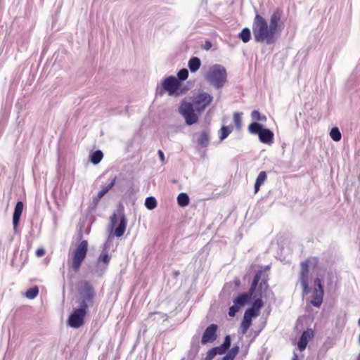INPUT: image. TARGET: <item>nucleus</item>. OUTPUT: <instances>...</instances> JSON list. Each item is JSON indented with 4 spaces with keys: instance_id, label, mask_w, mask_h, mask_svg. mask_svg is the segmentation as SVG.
I'll return each mask as SVG.
<instances>
[{
    "instance_id": "obj_1",
    "label": "nucleus",
    "mask_w": 360,
    "mask_h": 360,
    "mask_svg": "<svg viewBox=\"0 0 360 360\" xmlns=\"http://www.w3.org/2000/svg\"><path fill=\"white\" fill-rule=\"evenodd\" d=\"M283 11L276 8L270 16L269 24L259 14H257L252 22V30L255 42L271 45L276 41V34L280 32L283 26L282 17Z\"/></svg>"
},
{
    "instance_id": "obj_2",
    "label": "nucleus",
    "mask_w": 360,
    "mask_h": 360,
    "mask_svg": "<svg viewBox=\"0 0 360 360\" xmlns=\"http://www.w3.org/2000/svg\"><path fill=\"white\" fill-rule=\"evenodd\" d=\"M96 295L94 288L89 281H82L78 283L76 302L79 308L87 311L89 307H93Z\"/></svg>"
},
{
    "instance_id": "obj_3",
    "label": "nucleus",
    "mask_w": 360,
    "mask_h": 360,
    "mask_svg": "<svg viewBox=\"0 0 360 360\" xmlns=\"http://www.w3.org/2000/svg\"><path fill=\"white\" fill-rule=\"evenodd\" d=\"M207 82L216 89H221L227 82V72L220 64L211 65L204 75Z\"/></svg>"
},
{
    "instance_id": "obj_4",
    "label": "nucleus",
    "mask_w": 360,
    "mask_h": 360,
    "mask_svg": "<svg viewBox=\"0 0 360 360\" xmlns=\"http://www.w3.org/2000/svg\"><path fill=\"white\" fill-rule=\"evenodd\" d=\"M319 263V259L316 257H311L302 261L300 263V272L298 276L297 283L301 285L302 289V295H307L311 291L309 287L310 278V269H315Z\"/></svg>"
},
{
    "instance_id": "obj_5",
    "label": "nucleus",
    "mask_w": 360,
    "mask_h": 360,
    "mask_svg": "<svg viewBox=\"0 0 360 360\" xmlns=\"http://www.w3.org/2000/svg\"><path fill=\"white\" fill-rule=\"evenodd\" d=\"M263 271L258 270L253 278L249 291L247 292L240 293L234 300L233 303L240 307L248 303L252 297H261V293L255 292V289L258 286V283L261 280Z\"/></svg>"
},
{
    "instance_id": "obj_6",
    "label": "nucleus",
    "mask_w": 360,
    "mask_h": 360,
    "mask_svg": "<svg viewBox=\"0 0 360 360\" xmlns=\"http://www.w3.org/2000/svg\"><path fill=\"white\" fill-rule=\"evenodd\" d=\"M180 87L179 80L174 76H169L165 77L160 84L157 85L155 94L156 96H162L165 93H167L171 96H179L180 93L179 91Z\"/></svg>"
},
{
    "instance_id": "obj_7",
    "label": "nucleus",
    "mask_w": 360,
    "mask_h": 360,
    "mask_svg": "<svg viewBox=\"0 0 360 360\" xmlns=\"http://www.w3.org/2000/svg\"><path fill=\"white\" fill-rule=\"evenodd\" d=\"M88 251V242L84 240L76 248L72 257V268L78 271L84 260Z\"/></svg>"
},
{
    "instance_id": "obj_8",
    "label": "nucleus",
    "mask_w": 360,
    "mask_h": 360,
    "mask_svg": "<svg viewBox=\"0 0 360 360\" xmlns=\"http://www.w3.org/2000/svg\"><path fill=\"white\" fill-rule=\"evenodd\" d=\"M179 112L188 125H192L198 120V116L195 113L193 105L190 102L183 103L179 108Z\"/></svg>"
},
{
    "instance_id": "obj_9",
    "label": "nucleus",
    "mask_w": 360,
    "mask_h": 360,
    "mask_svg": "<svg viewBox=\"0 0 360 360\" xmlns=\"http://www.w3.org/2000/svg\"><path fill=\"white\" fill-rule=\"evenodd\" d=\"M87 314V311L82 308H76L69 316L68 323L73 328L81 327L84 323V318Z\"/></svg>"
},
{
    "instance_id": "obj_10",
    "label": "nucleus",
    "mask_w": 360,
    "mask_h": 360,
    "mask_svg": "<svg viewBox=\"0 0 360 360\" xmlns=\"http://www.w3.org/2000/svg\"><path fill=\"white\" fill-rule=\"evenodd\" d=\"M213 101V96L207 92L199 93L194 99V104L198 112L203 111Z\"/></svg>"
},
{
    "instance_id": "obj_11",
    "label": "nucleus",
    "mask_w": 360,
    "mask_h": 360,
    "mask_svg": "<svg viewBox=\"0 0 360 360\" xmlns=\"http://www.w3.org/2000/svg\"><path fill=\"white\" fill-rule=\"evenodd\" d=\"M217 329L218 326L214 323H212L209 326H207L202 336L201 344L206 345L208 342H213L214 341H215L217 338Z\"/></svg>"
},
{
    "instance_id": "obj_12",
    "label": "nucleus",
    "mask_w": 360,
    "mask_h": 360,
    "mask_svg": "<svg viewBox=\"0 0 360 360\" xmlns=\"http://www.w3.org/2000/svg\"><path fill=\"white\" fill-rule=\"evenodd\" d=\"M120 221L115 230V236L117 238L122 236L127 227V219L122 211L119 212Z\"/></svg>"
},
{
    "instance_id": "obj_13",
    "label": "nucleus",
    "mask_w": 360,
    "mask_h": 360,
    "mask_svg": "<svg viewBox=\"0 0 360 360\" xmlns=\"http://www.w3.org/2000/svg\"><path fill=\"white\" fill-rule=\"evenodd\" d=\"M23 207L24 205L22 201H18L17 203L15 204L14 212L13 214V225L14 229H15L19 224Z\"/></svg>"
},
{
    "instance_id": "obj_14",
    "label": "nucleus",
    "mask_w": 360,
    "mask_h": 360,
    "mask_svg": "<svg viewBox=\"0 0 360 360\" xmlns=\"http://www.w3.org/2000/svg\"><path fill=\"white\" fill-rule=\"evenodd\" d=\"M259 141L265 144H271L274 141V134L269 129L264 128L258 135Z\"/></svg>"
},
{
    "instance_id": "obj_15",
    "label": "nucleus",
    "mask_w": 360,
    "mask_h": 360,
    "mask_svg": "<svg viewBox=\"0 0 360 360\" xmlns=\"http://www.w3.org/2000/svg\"><path fill=\"white\" fill-rule=\"evenodd\" d=\"M198 143L202 147V148H207L210 141V130L209 129H204L202 130L198 138Z\"/></svg>"
},
{
    "instance_id": "obj_16",
    "label": "nucleus",
    "mask_w": 360,
    "mask_h": 360,
    "mask_svg": "<svg viewBox=\"0 0 360 360\" xmlns=\"http://www.w3.org/2000/svg\"><path fill=\"white\" fill-rule=\"evenodd\" d=\"M110 256L108 252L102 253L97 259V265L99 266L101 263H103V266L101 267V274H102L107 269L108 264L110 261Z\"/></svg>"
},
{
    "instance_id": "obj_17",
    "label": "nucleus",
    "mask_w": 360,
    "mask_h": 360,
    "mask_svg": "<svg viewBox=\"0 0 360 360\" xmlns=\"http://www.w3.org/2000/svg\"><path fill=\"white\" fill-rule=\"evenodd\" d=\"M201 65L200 59L198 57H192L188 63V68L191 72H195Z\"/></svg>"
},
{
    "instance_id": "obj_18",
    "label": "nucleus",
    "mask_w": 360,
    "mask_h": 360,
    "mask_svg": "<svg viewBox=\"0 0 360 360\" xmlns=\"http://www.w3.org/2000/svg\"><path fill=\"white\" fill-rule=\"evenodd\" d=\"M324 292H318L313 291L311 304L316 307H320L323 302Z\"/></svg>"
},
{
    "instance_id": "obj_19",
    "label": "nucleus",
    "mask_w": 360,
    "mask_h": 360,
    "mask_svg": "<svg viewBox=\"0 0 360 360\" xmlns=\"http://www.w3.org/2000/svg\"><path fill=\"white\" fill-rule=\"evenodd\" d=\"M266 178H267V175L265 172L262 171L259 174V175L255 181V186H254V189H255V193L259 191L260 186H262V184H264V182L266 179Z\"/></svg>"
},
{
    "instance_id": "obj_20",
    "label": "nucleus",
    "mask_w": 360,
    "mask_h": 360,
    "mask_svg": "<svg viewBox=\"0 0 360 360\" xmlns=\"http://www.w3.org/2000/svg\"><path fill=\"white\" fill-rule=\"evenodd\" d=\"M263 129V126L257 122H253L250 123L248 126V131L250 134H252L259 135V134L262 131Z\"/></svg>"
},
{
    "instance_id": "obj_21",
    "label": "nucleus",
    "mask_w": 360,
    "mask_h": 360,
    "mask_svg": "<svg viewBox=\"0 0 360 360\" xmlns=\"http://www.w3.org/2000/svg\"><path fill=\"white\" fill-rule=\"evenodd\" d=\"M238 38L243 42L248 43L251 39V31L250 28L245 27L238 34Z\"/></svg>"
},
{
    "instance_id": "obj_22",
    "label": "nucleus",
    "mask_w": 360,
    "mask_h": 360,
    "mask_svg": "<svg viewBox=\"0 0 360 360\" xmlns=\"http://www.w3.org/2000/svg\"><path fill=\"white\" fill-rule=\"evenodd\" d=\"M189 201V196L186 193H181L177 196V203L180 207L187 206Z\"/></svg>"
},
{
    "instance_id": "obj_23",
    "label": "nucleus",
    "mask_w": 360,
    "mask_h": 360,
    "mask_svg": "<svg viewBox=\"0 0 360 360\" xmlns=\"http://www.w3.org/2000/svg\"><path fill=\"white\" fill-rule=\"evenodd\" d=\"M103 157V152L100 150H97L91 154L90 161L94 165H97L101 161Z\"/></svg>"
},
{
    "instance_id": "obj_24",
    "label": "nucleus",
    "mask_w": 360,
    "mask_h": 360,
    "mask_svg": "<svg viewBox=\"0 0 360 360\" xmlns=\"http://www.w3.org/2000/svg\"><path fill=\"white\" fill-rule=\"evenodd\" d=\"M233 129V128L232 126H222L220 129V141H223L226 139L228 136L232 132Z\"/></svg>"
},
{
    "instance_id": "obj_25",
    "label": "nucleus",
    "mask_w": 360,
    "mask_h": 360,
    "mask_svg": "<svg viewBox=\"0 0 360 360\" xmlns=\"http://www.w3.org/2000/svg\"><path fill=\"white\" fill-rule=\"evenodd\" d=\"M117 177L115 176L110 183L103 187L102 190L98 192V198H102L115 184Z\"/></svg>"
},
{
    "instance_id": "obj_26",
    "label": "nucleus",
    "mask_w": 360,
    "mask_h": 360,
    "mask_svg": "<svg viewBox=\"0 0 360 360\" xmlns=\"http://www.w3.org/2000/svg\"><path fill=\"white\" fill-rule=\"evenodd\" d=\"M254 298L255 300L252 302V304L250 308L252 309L255 312H257V314L259 315L260 309L263 306V302L261 299V297H254Z\"/></svg>"
},
{
    "instance_id": "obj_27",
    "label": "nucleus",
    "mask_w": 360,
    "mask_h": 360,
    "mask_svg": "<svg viewBox=\"0 0 360 360\" xmlns=\"http://www.w3.org/2000/svg\"><path fill=\"white\" fill-rule=\"evenodd\" d=\"M157 200L153 196L147 197L145 200V206L149 210H153L157 207Z\"/></svg>"
},
{
    "instance_id": "obj_28",
    "label": "nucleus",
    "mask_w": 360,
    "mask_h": 360,
    "mask_svg": "<svg viewBox=\"0 0 360 360\" xmlns=\"http://www.w3.org/2000/svg\"><path fill=\"white\" fill-rule=\"evenodd\" d=\"M251 117L255 122H265L266 120V117L264 115H262L259 111L257 110L252 111Z\"/></svg>"
},
{
    "instance_id": "obj_29",
    "label": "nucleus",
    "mask_w": 360,
    "mask_h": 360,
    "mask_svg": "<svg viewBox=\"0 0 360 360\" xmlns=\"http://www.w3.org/2000/svg\"><path fill=\"white\" fill-rule=\"evenodd\" d=\"M258 285H259V288L257 290V288L255 289V292H257V294L261 293V296H262V293L266 292L269 288L267 280L262 279L260 283L259 282Z\"/></svg>"
},
{
    "instance_id": "obj_30",
    "label": "nucleus",
    "mask_w": 360,
    "mask_h": 360,
    "mask_svg": "<svg viewBox=\"0 0 360 360\" xmlns=\"http://www.w3.org/2000/svg\"><path fill=\"white\" fill-rule=\"evenodd\" d=\"M330 136L335 141H339L342 138L341 133L338 127L332 128L330 132Z\"/></svg>"
},
{
    "instance_id": "obj_31",
    "label": "nucleus",
    "mask_w": 360,
    "mask_h": 360,
    "mask_svg": "<svg viewBox=\"0 0 360 360\" xmlns=\"http://www.w3.org/2000/svg\"><path fill=\"white\" fill-rule=\"evenodd\" d=\"M39 294V288L37 286H34L30 289H28L25 293V296L28 299H34Z\"/></svg>"
},
{
    "instance_id": "obj_32",
    "label": "nucleus",
    "mask_w": 360,
    "mask_h": 360,
    "mask_svg": "<svg viewBox=\"0 0 360 360\" xmlns=\"http://www.w3.org/2000/svg\"><path fill=\"white\" fill-rule=\"evenodd\" d=\"M188 77V71L186 68L180 70L177 73L176 79L179 80V84L181 86V82L186 80Z\"/></svg>"
},
{
    "instance_id": "obj_33",
    "label": "nucleus",
    "mask_w": 360,
    "mask_h": 360,
    "mask_svg": "<svg viewBox=\"0 0 360 360\" xmlns=\"http://www.w3.org/2000/svg\"><path fill=\"white\" fill-rule=\"evenodd\" d=\"M233 122L237 129L240 130L242 127V118L241 113L234 112L233 114Z\"/></svg>"
},
{
    "instance_id": "obj_34",
    "label": "nucleus",
    "mask_w": 360,
    "mask_h": 360,
    "mask_svg": "<svg viewBox=\"0 0 360 360\" xmlns=\"http://www.w3.org/2000/svg\"><path fill=\"white\" fill-rule=\"evenodd\" d=\"M314 283L315 287L313 291L318 292H324L321 280L319 278H316L314 281Z\"/></svg>"
},
{
    "instance_id": "obj_35",
    "label": "nucleus",
    "mask_w": 360,
    "mask_h": 360,
    "mask_svg": "<svg viewBox=\"0 0 360 360\" xmlns=\"http://www.w3.org/2000/svg\"><path fill=\"white\" fill-rule=\"evenodd\" d=\"M308 344V340H304L301 337L299 339L298 343H297V347L300 352L304 350L307 347V345Z\"/></svg>"
},
{
    "instance_id": "obj_36",
    "label": "nucleus",
    "mask_w": 360,
    "mask_h": 360,
    "mask_svg": "<svg viewBox=\"0 0 360 360\" xmlns=\"http://www.w3.org/2000/svg\"><path fill=\"white\" fill-rule=\"evenodd\" d=\"M258 316L257 312H255L252 309L248 308L244 314L245 317L252 319V318L257 317Z\"/></svg>"
},
{
    "instance_id": "obj_37",
    "label": "nucleus",
    "mask_w": 360,
    "mask_h": 360,
    "mask_svg": "<svg viewBox=\"0 0 360 360\" xmlns=\"http://www.w3.org/2000/svg\"><path fill=\"white\" fill-rule=\"evenodd\" d=\"M240 307L233 303V305L229 307V315L231 317L235 316L236 314L239 311Z\"/></svg>"
},
{
    "instance_id": "obj_38",
    "label": "nucleus",
    "mask_w": 360,
    "mask_h": 360,
    "mask_svg": "<svg viewBox=\"0 0 360 360\" xmlns=\"http://www.w3.org/2000/svg\"><path fill=\"white\" fill-rule=\"evenodd\" d=\"M239 352V347L238 346H234L231 349L228 351L226 354H228L232 359H234L236 356Z\"/></svg>"
},
{
    "instance_id": "obj_39",
    "label": "nucleus",
    "mask_w": 360,
    "mask_h": 360,
    "mask_svg": "<svg viewBox=\"0 0 360 360\" xmlns=\"http://www.w3.org/2000/svg\"><path fill=\"white\" fill-rule=\"evenodd\" d=\"M239 352V347L238 346H234L231 349L228 351L226 354H228L232 359H234L236 356Z\"/></svg>"
},
{
    "instance_id": "obj_40",
    "label": "nucleus",
    "mask_w": 360,
    "mask_h": 360,
    "mask_svg": "<svg viewBox=\"0 0 360 360\" xmlns=\"http://www.w3.org/2000/svg\"><path fill=\"white\" fill-rule=\"evenodd\" d=\"M217 354L216 350L213 347L207 352L205 360H212Z\"/></svg>"
},
{
    "instance_id": "obj_41",
    "label": "nucleus",
    "mask_w": 360,
    "mask_h": 360,
    "mask_svg": "<svg viewBox=\"0 0 360 360\" xmlns=\"http://www.w3.org/2000/svg\"><path fill=\"white\" fill-rule=\"evenodd\" d=\"M313 335V332L312 330H304L302 335H301V338H303L304 340H308L311 338V337Z\"/></svg>"
},
{
    "instance_id": "obj_42",
    "label": "nucleus",
    "mask_w": 360,
    "mask_h": 360,
    "mask_svg": "<svg viewBox=\"0 0 360 360\" xmlns=\"http://www.w3.org/2000/svg\"><path fill=\"white\" fill-rule=\"evenodd\" d=\"M231 344V338L230 335H226L223 343L221 344L226 349H229Z\"/></svg>"
},
{
    "instance_id": "obj_43",
    "label": "nucleus",
    "mask_w": 360,
    "mask_h": 360,
    "mask_svg": "<svg viewBox=\"0 0 360 360\" xmlns=\"http://www.w3.org/2000/svg\"><path fill=\"white\" fill-rule=\"evenodd\" d=\"M251 324H252V319L243 316V319L242 320V322H241L240 325L244 326V327L250 328Z\"/></svg>"
},
{
    "instance_id": "obj_44",
    "label": "nucleus",
    "mask_w": 360,
    "mask_h": 360,
    "mask_svg": "<svg viewBox=\"0 0 360 360\" xmlns=\"http://www.w3.org/2000/svg\"><path fill=\"white\" fill-rule=\"evenodd\" d=\"M214 349L216 350V352L217 354H225L226 352L228 350L222 345L217 346V347H214Z\"/></svg>"
},
{
    "instance_id": "obj_45",
    "label": "nucleus",
    "mask_w": 360,
    "mask_h": 360,
    "mask_svg": "<svg viewBox=\"0 0 360 360\" xmlns=\"http://www.w3.org/2000/svg\"><path fill=\"white\" fill-rule=\"evenodd\" d=\"M117 223V214L114 213L110 217V226L111 228H113Z\"/></svg>"
},
{
    "instance_id": "obj_46",
    "label": "nucleus",
    "mask_w": 360,
    "mask_h": 360,
    "mask_svg": "<svg viewBox=\"0 0 360 360\" xmlns=\"http://www.w3.org/2000/svg\"><path fill=\"white\" fill-rule=\"evenodd\" d=\"M45 254V250L43 248H39L36 251V255L37 257H42Z\"/></svg>"
},
{
    "instance_id": "obj_47",
    "label": "nucleus",
    "mask_w": 360,
    "mask_h": 360,
    "mask_svg": "<svg viewBox=\"0 0 360 360\" xmlns=\"http://www.w3.org/2000/svg\"><path fill=\"white\" fill-rule=\"evenodd\" d=\"M248 329H249V328L244 327V326L240 325V330H239V333L243 335L246 334V333H247Z\"/></svg>"
},
{
    "instance_id": "obj_48",
    "label": "nucleus",
    "mask_w": 360,
    "mask_h": 360,
    "mask_svg": "<svg viewBox=\"0 0 360 360\" xmlns=\"http://www.w3.org/2000/svg\"><path fill=\"white\" fill-rule=\"evenodd\" d=\"M158 155H159V158H160V160H161L162 162H164V160H165V155H164V153H163L161 150H159L158 151Z\"/></svg>"
},
{
    "instance_id": "obj_49",
    "label": "nucleus",
    "mask_w": 360,
    "mask_h": 360,
    "mask_svg": "<svg viewBox=\"0 0 360 360\" xmlns=\"http://www.w3.org/2000/svg\"><path fill=\"white\" fill-rule=\"evenodd\" d=\"M101 199V198H98V194L97 196L94 198L93 202L94 203L95 205H96L98 203V202L100 201Z\"/></svg>"
},
{
    "instance_id": "obj_50",
    "label": "nucleus",
    "mask_w": 360,
    "mask_h": 360,
    "mask_svg": "<svg viewBox=\"0 0 360 360\" xmlns=\"http://www.w3.org/2000/svg\"><path fill=\"white\" fill-rule=\"evenodd\" d=\"M221 360H233L228 354H226L221 359Z\"/></svg>"
},
{
    "instance_id": "obj_51",
    "label": "nucleus",
    "mask_w": 360,
    "mask_h": 360,
    "mask_svg": "<svg viewBox=\"0 0 360 360\" xmlns=\"http://www.w3.org/2000/svg\"><path fill=\"white\" fill-rule=\"evenodd\" d=\"M292 360H299V356L296 353H294Z\"/></svg>"
},
{
    "instance_id": "obj_52",
    "label": "nucleus",
    "mask_w": 360,
    "mask_h": 360,
    "mask_svg": "<svg viewBox=\"0 0 360 360\" xmlns=\"http://www.w3.org/2000/svg\"><path fill=\"white\" fill-rule=\"evenodd\" d=\"M205 46H206V49H208L211 47L212 45H211L210 42H206Z\"/></svg>"
},
{
    "instance_id": "obj_53",
    "label": "nucleus",
    "mask_w": 360,
    "mask_h": 360,
    "mask_svg": "<svg viewBox=\"0 0 360 360\" xmlns=\"http://www.w3.org/2000/svg\"><path fill=\"white\" fill-rule=\"evenodd\" d=\"M235 283H236V285H239L240 282V280H239V279H236V281H235Z\"/></svg>"
},
{
    "instance_id": "obj_54",
    "label": "nucleus",
    "mask_w": 360,
    "mask_h": 360,
    "mask_svg": "<svg viewBox=\"0 0 360 360\" xmlns=\"http://www.w3.org/2000/svg\"><path fill=\"white\" fill-rule=\"evenodd\" d=\"M265 269H269V266H266Z\"/></svg>"
},
{
    "instance_id": "obj_55",
    "label": "nucleus",
    "mask_w": 360,
    "mask_h": 360,
    "mask_svg": "<svg viewBox=\"0 0 360 360\" xmlns=\"http://www.w3.org/2000/svg\"><path fill=\"white\" fill-rule=\"evenodd\" d=\"M358 323H359V325L360 326V317H359V321H358Z\"/></svg>"
}]
</instances>
